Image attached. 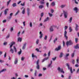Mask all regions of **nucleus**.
I'll list each match as a JSON object with an SVG mask.
<instances>
[{
	"label": "nucleus",
	"instance_id": "nucleus-1",
	"mask_svg": "<svg viewBox=\"0 0 79 79\" xmlns=\"http://www.w3.org/2000/svg\"><path fill=\"white\" fill-rule=\"evenodd\" d=\"M15 44V43L14 42H12L11 43V45H10V52H11V53L13 54L14 53V50H13V49L11 48L12 47H13V45L14 44Z\"/></svg>",
	"mask_w": 79,
	"mask_h": 79
},
{
	"label": "nucleus",
	"instance_id": "nucleus-2",
	"mask_svg": "<svg viewBox=\"0 0 79 79\" xmlns=\"http://www.w3.org/2000/svg\"><path fill=\"white\" fill-rule=\"evenodd\" d=\"M66 65L67 66L68 69L70 70L71 73V74H73V68H72V67H70V66H69V65L68 63L66 64Z\"/></svg>",
	"mask_w": 79,
	"mask_h": 79
},
{
	"label": "nucleus",
	"instance_id": "nucleus-3",
	"mask_svg": "<svg viewBox=\"0 0 79 79\" xmlns=\"http://www.w3.org/2000/svg\"><path fill=\"white\" fill-rule=\"evenodd\" d=\"M73 44V43L71 40H69V41H67L66 43V45L67 47H68L69 45H71Z\"/></svg>",
	"mask_w": 79,
	"mask_h": 79
},
{
	"label": "nucleus",
	"instance_id": "nucleus-4",
	"mask_svg": "<svg viewBox=\"0 0 79 79\" xmlns=\"http://www.w3.org/2000/svg\"><path fill=\"white\" fill-rule=\"evenodd\" d=\"M57 70L59 72H60V73H62L63 74H64V72L63 71V69H61L60 67H59L57 68Z\"/></svg>",
	"mask_w": 79,
	"mask_h": 79
},
{
	"label": "nucleus",
	"instance_id": "nucleus-5",
	"mask_svg": "<svg viewBox=\"0 0 79 79\" xmlns=\"http://www.w3.org/2000/svg\"><path fill=\"white\" fill-rule=\"evenodd\" d=\"M27 15L28 16H29L31 13V9L29 8H27Z\"/></svg>",
	"mask_w": 79,
	"mask_h": 79
},
{
	"label": "nucleus",
	"instance_id": "nucleus-6",
	"mask_svg": "<svg viewBox=\"0 0 79 79\" xmlns=\"http://www.w3.org/2000/svg\"><path fill=\"white\" fill-rule=\"evenodd\" d=\"M63 12L65 18H67V17H68V12L67 11H65L64 10H63Z\"/></svg>",
	"mask_w": 79,
	"mask_h": 79
},
{
	"label": "nucleus",
	"instance_id": "nucleus-7",
	"mask_svg": "<svg viewBox=\"0 0 79 79\" xmlns=\"http://www.w3.org/2000/svg\"><path fill=\"white\" fill-rule=\"evenodd\" d=\"M39 59L37 60V61H36V68L38 69H39L40 66L39 65Z\"/></svg>",
	"mask_w": 79,
	"mask_h": 79
},
{
	"label": "nucleus",
	"instance_id": "nucleus-8",
	"mask_svg": "<svg viewBox=\"0 0 79 79\" xmlns=\"http://www.w3.org/2000/svg\"><path fill=\"white\" fill-rule=\"evenodd\" d=\"M75 30L76 31H79V26L76 24H75Z\"/></svg>",
	"mask_w": 79,
	"mask_h": 79
},
{
	"label": "nucleus",
	"instance_id": "nucleus-9",
	"mask_svg": "<svg viewBox=\"0 0 79 79\" xmlns=\"http://www.w3.org/2000/svg\"><path fill=\"white\" fill-rule=\"evenodd\" d=\"M66 35H67V32L65 30L64 32V37L66 38V40H67L68 39V36H67Z\"/></svg>",
	"mask_w": 79,
	"mask_h": 79
},
{
	"label": "nucleus",
	"instance_id": "nucleus-10",
	"mask_svg": "<svg viewBox=\"0 0 79 79\" xmlns=\"http://www.w3.org/2000/svg\"><path fill=\"white\" fill-rule=\"evenodd\" d=\"M27 44V43H25L24 44H23V46L22 47L23 50H24L25 48H26V47Z\"/></svg>",
	"mask_w": 79,
	"mask_h": 79
},
{
	"label": "nucleus",
	"instance_id": "nucleus-11",
	"mask_svg": "<svg viewBox=\"0 0 79 79\" xmlns=\"http://www.w3.org/2000/svg\"><path fill=\"white\" fill-rule=\"evenodd\" d=\"M78 10V9L77 7L73 8V11H75L76 13H77Z\"/></svg>",
	"mask_w": 79,
	"mask_h": 79
},
{
	"label": "nucleus",
	"instance_id": "nucleus-12",
	"mask_svg": "<svg viewBox=\"0 0 79 79\" xmlns=\"http://www.w3.org/2000/svg\"><path fill=\"white\" fill-rule=\"evenodd\" d=\"M39 34L40 35L39 36L40 39H42V37H43V34L42 33V31H40Z\"/></svg>",
	"mask_w": 79,
	"mask_h": 79
},
{
	"label": "nucleus",
	"instance_id": "nucleus-13",
	"mask_svg": "<svg viewBox=\"0 0 79 79\" xmlns=\"http://www.w3.org/2000/svg\"><path fill=\"white\" fill-rule=\"evenodd\" d=\"M61 49V46H59L58 48H56L55 50H56V51H58V50H60Z\"/></svg>",
	"mask_w": 79,
	"mask_h": 79
},
{
	"label": "nucleus",
	"instance_id": "nucleus-14",
	"mask_svg": "<svg viewBox=\"0 0 79 79\" xmlns=\"http://www.w3.org/2000/svg\"><path fill=\"white\" fill-rule=\"evenodd\" d=\"M74 48H75V49H77V48L79 49V44H77L75 46H74Z\"/></svg>",
	"mask_w": 79,
	"mask_h": 79
},
{
	"label": "nucleus",
	"instance_id": "nucleus-15",
	"mask_svg": "<svg viewBox=\"0 0 79 79\" xmlns=\"http://www.w3.org/2000/svg\"><path fill=\"white\" fill-rule=\"evenodd\" d=\"M6 71V69H3L2 70L0 71V74H1V73H3V72H5Z\"/></svg>",
	"mask_w": 79,
	"mask_h": 79
},
{
	"label": "nucleus",
	"instance_id": "nucleus-16",
	"mask_svg": "<svg viewBox=\"0 0 79 79\" xmlns=\"http://www.w3.org/2000/svg\"><path fill=\"white\" fill-rule=\"evenodd\" d=\"M50 19V18L48 17L44 20V22H47Z\"/></svg>",
	"mask_w": 79,
	"mask_h": 79
},
{
	"label": "nucleus",
	"instance_id": "nucleus-17",
	"mask_svg": "<svg viewBox=\"0 0 79 79\" xmlns=\"http://www.w3.org/2000/svg\"><path fill=\"white\" fill-rule=\"evenodd\" d=\"M17 63H18V59L17 58H15L14 61V64H17Z\"/></svg>",
	"mask_w": 79,
	"mask_h": 79
},
{
	"label": "nucleus",
	"instance_id": "nucleus-18",
	"mask_svg": "<svg viewBox=\"0 0 79 79\" xmlns=\"http://www.w3.org/2000/svg\"><path fill=\"white\" fill-rule=\"evenodd\" d=\"M22 41V38L19 37L18 39V42H21Z\"/></svg>",
	"mask_w": 79,
	"mask_h": 79
},
{
	"label": "nucleus",
	"instance_id": "nucleus-19",
	"mask_svg": "<svg viewBox=\"0 0 79 79\" xmlns=\"http://www.w3.org/2000/svg\"><path fill=\"white\" fill-rule=\"evenodd\" d=\"M51 5L52 6H54L55 5V2H52Z\"/></svg>",
	"mask_w": 79,
	"mask_h": 79
},
{
	"label": "nucleus",
	"instance_id": "nucleus-20",
	"mask_svg": "<svg viewBox=\"0 0 79 79\" xmlns=\"http://www.w3.org/2000/svg\"><path fill=\"white\" fill-rule=\"evenodd\" d=\"M8 9H6L4 10V15H6L7 14V11H8Z\"/></svg>",
	"mask_w": 79,
	"mask_h": 79
},
{
	"label": "nucleus",
	"instance_id": "nucleus-21",
	"mask_svg": "<svg viewBox=\"0 0 79 79\" xmlns=\"http://www.w3.org/2000/svg\"><path fill=\"white\" fill-rule=\"evenodd\" d=\"M52 60L51 61L50 63L48 65V68H50V67H51V65H52Z\"/></svg>",
	"mask_w": 79,
	"mask_h": 79
},
{
	"label": "nucleus",
	"instance_id": "nucleus-22",
	"mask_svg": "<svg viewBox=\"0 0 79 79\" xmlns=\"http://www.w3.org/2000/svg\"><path fill=\"white\" fill-rule=\"evenodd\" d=\"M32 58H37V57L34 54V53H32L31 55Z\"/></svg>",
	"mask_w": 79,
	"mask_h": 79
},
{
	"label": "nucleus",
	"instance_id": "nucleus-23",
	"mask_svg": "<svg viewBox=\"0 0 79 79\" xmlns=\"http://www.w3.org/2000/svg\"><path fill=\"white\" fill-rule=\"evenodd\" d=\"M48 57H46L44 59H43L42 60V63H43V62H44L45 61V60H48Z\"/></svg>",
	"mask_w": 79,
	"mask_h": 79
},
{
	"label": "nucleus",
	"instance_id": "nucleus-24",
	"mask_svg": "<svg viewBox=\"0 0 79 79\" xmlns=\"http://www.w3.org/2000/svg\"><path fill=\"white\" fill-rule=\"evenodd\" d=\"M63 55V52H60V55L59 56L60 58H62Z\"/></svg>",
	"mask_w": 79,
	"mask_h": 79
},
{
	"label": "nucleus",
	"instance_id": "nucleus-25",
	"mask_svg": "<svg viewBox=\"0 0 79 79\" xmlns=\"http://www.w3.org/2000/svg\"><path fill=\"white\" fill-rule=\"evenodd\" d=\"M25 8H24L22 10V14H23V15H24L25 14Z\"/></svg>",
	"mask_w": 79,
	"mask_h": 79
},
{
	"label": "nucleus",
	"instance_id": "nucleus-26",
	"mask_svg": "<svg viewBox=\"0 0 79 79\" xmlns=\"http://www.w3.org/2000/svg\"><path fill=\"white\" fill-rule=\"evenodd\" d=\"M44 8V5H40L39 6V9H42Z\"/></svg>",
	"mask_w": 79,
	"mask_h": 79
},
{
	"label": "nucleus",
	"instance_id": "nucleus-27",
	"mask_svg": "<svg viewBox=\"0 0 79 79\" xmlns=\"http://www.w3.org/2000/svg\"><path fill=\"white\" fill-rule=\"evenodd\" d=\"M19 12H20V11L19 10H18V11H17V12L14 15V16H16V15H18V13H19Z\"/></svg>",
	"mask_w": 79,
	"mask_h": 79
},
{
	"label": "nucleus",
	"instance_id": "nucleus-28",
	"mask_svg": "<svg viewBox=\"0 0 79 79\" xmlns=\"http://www.w3.org/2000/svg\"><path fill=\"white\" fill-rule=\"evenodd\" d=\"M72 19H73V17H71L70 18L69 20V23H71V21H72Z\"/></svg>",
	"mask_w": 79,
	"mask_h": 79
},
{
	"label": "nucleus",
	"instance_id": "nucleus-29",
	"mask_svg": "<svg viewBox=\"0 0 79 79\" xmlns=\"http://www.w3.org/2000/svg\"><path fill=\"white\" fill-rule=\"evenodd\" d=\"M13 13H10V17H9V19H11V17H12V16H13Z\"/></svg>",
	"mask_w": 79,
	"mask_h": 79
},
{
	"label": "nucleus",
	"instance_id": "nucleus-30",
	"mask_svg": "<svg viewBox=\"0 0 79 79\" xmlns=\"http://www.w3.org/2000/svg\"><path fill=\"white\" fill-rule=\"evenodd\" d=\"M69 55V54H66V56L65 57V59L66 60H68V56Z\"/></svg>",
	"mask_w": 79,
	"mask_h": 79
},
{
	"label": "nucleus",
	"instance_id": "nucleus-31",
	"mask_svg": "<svg viewBox=\"0 0 79 79\" xmlns=\"http://www.w3.org/2000/svg\"><path fill=\"white\" fill-rule=\"evenodd\" d=\"M12 6L13 7H15V6H17V5H16V3H14L12 4Z\"/></svg>",
	"mask_w": 79,
	"mask_h": 79
},
{
	"label": "nucleus",
	"instance_id": "nucleus-32",
	"mask_svg": "<svg viewBox=\"0 0 79 79\" xmlns=\"http://www.w3.org/2000/svg\"><path fill=\"white\" fill-rule=\"evenodd\" d=\"M50 32H53V28L51 27L50 28Z\"/></svg>",
	"mask_w": 79,
	"mask_h": 79
},
{
	"label": "nucleus",
	"instance_id": "nucleus-33",
	"mask_svg": "<svg viewBox=\"0 0 79 79\" xmlns=\"http://www.w3.org/2000/svg\"><path fill=\"white\" fill-rule=\"evenodd\" d=\"M29 26L30 27H32V22H30Z\"/></svg>",
	"mask_w": 79,
	"mask_h": 79
},
{
	"label": "nucleus",
	"instance_id": "nucleus-34",
	"mask_svg": "<svg viewBox=\"0 0 79 79\" xmlns=\"http://www.w3.org/2000/svg\"><path fill=\"white\" fill-rule=\"evenodd\" d=\"M51 27H52V28H56V27L57 26L56 25H52Z\"/></svg>",
	"mask_w": 79,
	"mask_h": 79
},
{
	"label": "nucleus",
	"instance_id": "nucleus-35",
	"mask_svg": "<svg viewBox=\"0 0 79 79\" xmlns=\"http://www.w3.org/2000/svg\"><path fill=\"white\" fill-rule=\"evenodd\" d=\"M13 48L15 51V52H17V49H16V48L15 47V46H14Z\"/></svg>",
	"mask_w": 79,
	"mask_h": 79
},
{
	"label": "nucleus",
	"instance_id": "nucleus-36",
	"mask_svg": "<svg viewBox=\"0 0 79 79\" xmlns=\"http://www.w3.org/2000/svg\"><path fill=\"white\" fill-rule=\"evenodd\" d=\"M66 6V5H62L60 6V7L62 8H64V7H65Z\"/></svg>",
	"mask_w": 79,
	"mask_h": 79
},
{
	"label": "nucleus",
	"instance_id": "nucleus-37",
	"mask_svg": "<svg viewBox=\"0 0 79 79\" xmlns=\"http://www.w3.org/2000/svg\"><path fill=\"white\" fill-rule=\"evenodd\" d=\"M37 70H35L34 73L35 76H37Z\"/></svg>",
	"mask_w": 79,
	"mask_h": 79
},
{
	"label": "nucleus",
	"instance_id": "nucleus-38",
	"mask_svg": "<svg viewBox=\"0 0 79 79\" xmlns=\"http://www.w3.org/2000/svg\"><path fill=\"white\" fill-rule=\"evenodd\" d=\"M44 39L45 40H47V36L46 35L44 36Z\"/></svg>",
	"mask_w": 79,
	"mask_h": 79
},
{
	"label": "nucleus",
	"instance_id": "nucleus-39",
	"mask_svg": "<svg viewBox=\"0 0 79 79\" xmlns=\"http://www.w3.org/2000/svg\"><path fill=\"white\" fill-rule=\"evenodd\" d=\"M48 15L49 16H50V17H52V16H53V14H52L50 13H48Z\"/></svg>",
	"mask_w": 79,
	"mask_h": 79
},
{
	"label": "nucleus",
	"instance_id": "nucleus-40",
	"mask_svg": "<svg viewBox=\"0 0 79 79\" xmlns=\"http://www.w3.org/2000/svg\"><path fill=\"white\" fill-rule=\"evenodd\" d=\"M22 52V51L21 50V49H20V51L18 52V54L20 55H21V53Z\"/></svg>",
	"mask_w": 79,
	"mask_h": 79
},
{
	"label": "nucleus",
	"instance_id": "nucleus-41",
	"mask_svg": "<svg viewBox=\"0 0 79 79\" xmlns=\"http://www.w3.org/2000/svg\"><path fill=\"white\" fill-rule=\"evenodd\" d=\"M11 0H9L7 2V6H8L9 4H10V2H11Z\"/></svg>",
	"mask_w": 79,
	"mask_h": 79
},
{
	"label": "nucleus",
	"instance_id": "nucleus-42",
	"mask_svg": "<svg viewBox=\"0 0 79 79\" xmlns=\"http://www.w3.org/2000/svg\"><path fill=\"white\" fill-rule=\"evenodd\" d=\"M57 40H58V38H56L54 40V43H55V42H56V41Z\"/></svg>",
	"mask_w": 79,
	"mask_h": 79
},
{
	"label": "nucleus",
	"instance_id": "nucleus-43",
	"mask_svg": "<svg viewBox=\"0 0 79 79\" xmlns=\"http://www.w3.org/2000/svg\"><path fill=\"white\" fill-rule=\"evenodd\" d=\"M69 32H72L73 31V29H72V28H71V27H69Z\"/></svg>",
	"mask_w": 79,
	"mask_h": 79
},
{
	"label": "nucleus",
	"instance_id": "nucleus-44",
	"mask_svg": "<svg viewBox=\"0 0 79 79\" xmlns=\"http://www.w3.org/2000/svg\"><path fill=\"white\" fill-rule=\"evenodd\" d=\"M40 4H44L45 3V2L43 1H41L40 2Z\"/></svg>",
	"mask_w": 79,
	"mask_h": 79
},
{
	"label": "nucleus",
	"instance_id": "nucleus-45",
	"mask_svg": "<svg viewBox=\"0 0 79 79\" xmlns=\"http://www.w3.org/2000/svg\"><path fill=\"white\" fill-rule=\"evenodd\" d=\"M74 56V52L72 53L71 55V57L72 58H73Z\"/></svg>",
	"mask_w": 79,
	"mask_h": 79
},
{
	"label": "nucleus",
	"instance_id": "nucleus-46",
	"mask_svg": "<svg viewBox=\"0 0 79 79\" xmlns=\"http://www.w3.org/2000/svg\"><path fill=\"white\" fill-rule=\"evenodd\" d=\"M39 39H37L36 40V44H39Z\"/></svg>",
	"mask_w": 79,
	"mask_h": 79
},
{
	"label": "nucleus",
	"instance_id": "nucleus-47",
	"mask_svg": "<svg viewBox=\"0 0 79 79\" xmlns=\"http://www.w3.org/2000/svg\"><path fill=\"white\" fill-rule=\"evenodd\" d=\"M56 57H55V58H52V60L53 61H55L56 60Z\"/></svg>",
	"mask_w": 79,
	"mask_h": 79
},
{
	"label": "nucleus",
	"instance_id": "nucleus-48",
	"mask_svg": "<svg viewBox=\"0 0 79 79\" xmlns=\"http://www.w3.org/2000/svg\"><path fill=\"white\" fill-rule=\"evenodd\" d=\"M21 6H24V5H25V2H24L23 4L21 3Z\"/></svg>",
	"mask_w": 79,
	"mask_h": 79
},
{
	"label": "nucleus",
	"instance_id": "nucleus-49",
	"mask_svg": "<svg viewBox=\"0 0 79 79\" xmlns=\"http://www.w3.org/2000/svg\"><path fill=\"white\" fill-rule=\"evenodd\" d=\"M23 24L24 27H25V26H26V22L24 21L23 22Z\"/></svg>",
	"mask_w": 79,
	"mask_h": 79
},
{
	"label": "nucleus",
	"instance_id": "nucleus-50",
	"mask_svg": "<svg viewBox=\"0 0 79 79\" xmlns=\"http://www.w3.org/2000/svg\"><path fill=\"white\" fill-rule=\"evenodd\" d=\"M20 33H21V32L19 31L18 33H17V36L18 37H19V35H20Z\"/></svg>",
	"mask_w": 79,
	"mask_h": 79
},
{
	"label": "nucleus",
	"instance_id": "nucleus-51",
	"mask_svg": "<svg viewBox=\"0 0 79 79\" xmlns=\"http://www.w3.org/2000/svg\"><path fill=\"white\" fill-rule=\"evenodd\" d=\"M72 63L73 64H74V63H75V61L74 60H73L72 61Z\"/></svg>",
	"mask_w": 79,
	"mask_h": 79
},
{
	"label": "nucleus",
	"instance_id": "nucleus-52",
	"mask_svg": "<svg viewBox=\"0 0 79 79\" xmlns=\"http://www.w3.org/2000/svg\"><path fill=\"white\" fill-rule=\"evenodd\" d=\"M24 57H22L21 58V60H22V61H24Z\"/></svg>",
	"mask_w": 79,
	"mask_h": 79
},
{
	"label": "nucleus",
	"instance_id": "nucleus-53",
	"mask_svg": "<svg viewBox=\"0 0 79 79\" xmlns=\"http://www.w3.org/2000/svg\"><path fill=\"white\" fill-rule=\"evenodd\" d=\"M10 32H12L13 31V27H11L10 28Z\"/></svg>",
	"mask_w": 79,
	"mask_h": 79
},
{
	"label": "nucleus",
	"instance_id": "nucleus-54",
	"mask_svg": "<svg viewBox=\"0 0 79 79\" xmlns=\"http://www.w3.org/2000/svg\"><path fill=\"white\" fill-rule=\"evenodd\" d=\"M42 76V74L41 73H39L38 75L39 77H41Z\"/></svg>",
	"mask_w": 79,
	"mask_h": 79
},
{
	"label": "nucleus",
	"instance_id": "nucleus-55",
	"mask_svg": "<svg viewBox=\"0 0 79 79\" xmlns=\"http://www.w3.org/2000/svg\"><path fill=\"white\" fill-rule=\"evenodd\" d=\"M75 40V42H76V43H77V41H78V39H77V38H76Z\"/></svg>",
	"mask_w": 79,
	"mask_h": 79
},
{
	"label": "nucleus",
	"instance_id": "nucleus-56",
	"mask_svg": "<svg viewBox=\"0 0 79 79\" xmlns=\"http://www.w3.org/2000/svg\"><path fill=\"white\" fill-rule=\"evenodd\" d=\"M0 63H4V60H0Z\"/></svg>",
	"mask_w": 79,
	"mask_h": 79
},
{
	"label": "nucleus",
	"instance_id": "nucleus-57",
	"mask_svg": "<svg viewBox=\"0 0 79 79\" xmlns=\"http://www.w3.org/2000/svg\"><path fill=\"white\" fill-rule=\"evenodd\" d=\"M6 22V20H4L2 21V23H5Z\"/></svg>",
	"mask_w": 79,
	"mask_h": 79
},
{
	"label": "nucleus",
	"instance_id": "nucleus-58",
	"mask_svg": "<svg viewBox=\"0 0 79 79\" xmlns=\"http://www.w3.org/2000/svg\"><path fill=\"white\" fill-rule=\"evenodd\" d=\"M51 11L52 13H53V12H54V10H51Z\"/></svg>",
	"mask_w": 79,
	"mask_h": 79
},
{
	"label": "nucleus",
	"instance_id": "nucleus-59",
	"mask_svg": "<svg viewBox=\"0 0 79 79\" xmlns=\"http://www.w3.org/2000/svg\"><path fill=\"white\" fill-rule=\"evenodd\" d=\"M67 28H68V26H65L64 27V30H66V29H67Z\"/></svg>",
	"mask_w": 79,
	"mask_h": 79
},
{
	"label": "nucleus",
	"instance_id": "nucleus-60",
	"mask_svg": "<svg viewBox=\"0 0 79 79\" xmlns=\"http://www.w3.org/2000/svg\"><path fill=\"white\" fill-rule=\"evenodd\" d=\"M10 37V34H8V35L6 37V39H8Z\"/></svg>",
	"mask_w": 79,
	"mask_h": 79
},
{
	"label": "nucleus",
	"instance_id": "nucleus-61",
	"mask_svg": "<svg viewBox=\"0 0 79 79\" xmlns=\"http://www.w3.org/2000/svg\"><path fill=\"white\" fill-rule=\"evenodd\" d=\"M74 2L76 4H78V2L76 1V0H74Z\"/></svg>",
	"mask_w": 79,
	"mask_h": 79
},
{
	"label": "nucleus",
	"instance_id": "nucleus-62",
	"mask_svg": "<svg viewBox=\"0 0 79 79\" xmlns=\"http://www.w3.org/2000/svg\"><path fill=\"white\" fill-rule=\"evenodd\" d=\"M44 16V13H42L41 14V17H42Z\"/></svg>",
	"mask_w": 79,
	"mask_h": 79
},
{
	"label": "nucleus",
	"instance_id": "nucleus-63",
	"mask_svg": "<svg viewBox=\"0 0 79 79\" xmlns=\"http://www.w3.org/2000/svg\"><path fill=\"white\" fill-rule=\"evenodd\" d=\"M75 67H77H77H79V65L78 64H76L75 65Z\"/></svg>",
	"mask_w": 79,
	"mask_h": 79
},
{
	"label": "nucleus",
	"instance_id": "nucleus-64",
	"mask_svg": "<svg viewBox=\"0 0 79 79\" xmlns=\"http://www.w3.org/2000/svg\"><path fill=\"white\" fill-rule=\"evenodd\" d=\"M79 69H78L76 72L77 73H79Z\"/></svg>",
	"mask_w": 79,
	"mask_h": 79
}]
</instances>
